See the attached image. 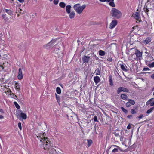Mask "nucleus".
I'll list each match as a JSON object with an SVG mask.
<instances>
[{"label": "nucleus", "mask_w": 154, "mask_h": 154, "mask_svg": "<svg viewBox=\"0 0 154 154\" xmlns=\"http://www.w3.org/2000/svg\"><path fill=\"white\" fill-rule=\"evenodd\" d=\"M151 41V38H146V39H145V40L144 41V43H145V44H147L148 43H149V42H150Z\"/></svg>", "instance_id": "25"}, {"label": "nucleus", "mask_w": 154, "mask_h": 154, "mask_svg": "<svg viewBox=\"0 0 154 154\" xmlns=\"http://www.w3.org/2000/svg\"><path fill=\"white\" fill-rule=\"evenodd\" d=\"M128 58L129 60L131 61L137 60L135 53H134L131 54L128 57Z\"/></svg>", "instance_id": "6"}, {"label": "nucleus", "mask_w": 154, "mask_h": 154, "mask_svg": "<svg viewBox=\"0 0 154 154\" xmlns=\"http://www.w3.org/2000/svg\"><path fill=\"white\" fill-rule=\"evenodd\" d=\"M122 91L123 92H129V90L127 88L122 87H120L118 89L117 93L118 94H119Z\"/></svg>", "instance_id": "7"}, {"label": "nucleus", "mask_w": 154, "mask_h": 154, "mask_svg": "<svg viewBox=\"0 0 154 154\" xmlns=\"http://www.w3.org/2000/svg\"><path fill=\"white\" fill-rule=\"evenodd\" d=\"M127 140H128V141L129 142L130 141V139H129H129H127Z\"/></svg>", "instance_id": "60"}, {"label": "nucleus", "mask_w": 154, "mask_h": 154, "mask_svg": "<svg viewBox=\"0 0 154 154\" xmlns=\"http://www.w3.org/2000/svg\"><path fill=\"white\" fill-rule=\"evenodd\" d=\"M23 74L22 69L21 68L19 69V72L18 75H17V78L19 80H21L23 78Z\"/></svg>", "instance_id": "10"}, {"label": "nucleus", "mask_w": 154, "mask_h": 154, "mask_svg": "<svg viewBox=\"0 0 154 154\" xmlns=\"http://www.w3.org/2000/svg\"><path fill=\"white\" fill-rule=\"evenodd\" d=\"M66 5V4L64 2H60L59 4V6L62 8H64Z\"/></svg>", "instance_id": "26"}, {"label": "nucleus", "mask_w": 154, "mask_h": 154, "mask_svg": "<svg viewBox=\"0 0 154 154\" xmlns=\"http://www.w3.org/2000/svg\"><path fill=\"white\" fill-rule=\"evenodd\" d=\"M150 106H154V101L152 102L150 101Z\"/></svg>", "instance_id": "47"}, {"label": "nucleus", "mask_w": 154, "mask_h": 154, "mask_svg": "<svg viewBox=\"0 0 154 154\" xmlns=\"http://www.w3.org/2000/svg\"><path fill=\"white\" fill-rule=\"evenodd\" d=\"M114 0H106V2H110L112 1H114Z\"/></svg>", "instance_id": "53"}, {"label": "nucleus", "mask_w": 154, "mask_h": 154, "mask_svg": "<svg viewBox=\"0 0 154 154\" xmlns=\"http://www.w3.org/2000/svg\"><path fill=\"white\" fill-rule=\"evenodd\" d=\"M18 126L20 130H22V126L21 123L20 122L18 123Z\"/></svg>", "instance_id": "43"}, {"label": "nucleus", "mask_w": 154, "mask_h": 154, "mask_svg": "<svg viewBox=\"0 0 154 154\" xmlns=\"http://www.w3.org/2000/svg\"><path fill=\"white\" fill-rule=\"evenodd\" d=\"M116 147H118V146H115Z\"/></svg>", "instance_id": "63"}, {"label": "nucleus", "mask_w": 154, "mask_h": 154, "mask_svg": "<svg viewBox=\"0 0 154 154\" xmlns=\"http://www.w3.org/2000/svg\"><path fill=\"white\" fill-rule=\"evenodd\" d=\"M86 5L84 4L82 6L80 4H77L73 6V8L76 12L78 14H81L83 10L85 8Z\"/></svg>", "instance_id": "3"}, {"label": "nucleus", "mask_w": 154, "mask_h": 154, "mask_svg": "<svg viewBox=\"0 0 154 154\" xmlns=\"http://www.w3.org/2000/svg\"><path fill=\"white\" fill-rule=\"evenodd\" d=\"M90 59V57L86 56H84L82 58L83 63H88Z\"/></svg>", "instance_id": "12"}, {"label": "nucleus", "mask_w": 154, "mask_h": 154, "mask_svg": "<svg viewBox=\"0 0 154 154\" xmlns=\"http://www.w3.org/2000/svg\"><path fill=\"white\" fill-rule=\"evenodd\" d=\"M87 140L88 143V146H89L92 143V140Z\"/></svg>", "instance_id": "35"}, {"label": "nucleus", "mask_w": 154, "mask_h": 154, "mask_svg": "<svg viewBox=\"0 0 154 154\" xmlns=\"http://www.w3.org/2000/svg\"><path fill=\"white\" fill-rule=\"evenodd\" d=\"M100 1L102 2H106V0H99Z\"/></svg>", "instance_id": "56"}, {"label": "nucleus", "mask_w": 154, "mask_h": 154, "mask_svg": "<svg viewBox=\"0 0 154 154\" xmlns=\"http://www.w3.org/2000/svg\"><path fill=\"white\" fill-rule=\"evenodd\" d=\"M135 54H136L137 60H140L142 59V53L139 50L136 49L135 50Z\"/></svg>", "instance_id": "5"}, {"label": "nucleus", "mask_w": 154, "mask_h": 154, "mask_svg": "<svg viewBox=\"0 0 154 154\" xmlns=\"http://www.w3.org/2000/svg\"><path fill=\"white\" fill-rule=\"evenodd\" d=\"M120 133L121 134V136H123L124 132L122 131H121Z\"/></svg>", "instance_id": "48"}, {"label": "nucleus", "mask_w": 154, "mask_h": 154, "mask_svg": "<svg viewBox=\"0 0 154 154\" xmlns=\"http://www.w3.org/2000/svg\"><path fill=\"white\" fill-rule=\"evenodd\" d=\"M120 66L122 70L124 71H127V69L125 68V67L126 66L125 64L124 65L123 64H120Z\"/></svg>", "instance_id": "19"}, {"label": "nucleus", "mask_w": 154, "mask_h": 154, "mask_svg": "<svg viewBox=\"0 0 154 154\" xmlns=\"http://www.w3.org/2000/svg\"><path fill=\"white\" fill-rule=\"evenodd\" d=\"M59 2V0H54L53 1V2L55 5H57Z\"/></svg>", "instance_id": "42"}, {"label": "nucleus", "mask_w": 154, "mask_h": 154, "mask_svg": "<svg viewBox=\"0 0 154 154\" xmlns=\"http://www.w3.org/2000/svg\"><path fill=\"white\" fill-rule=\"evenodd\" d=\"M109 85H110L112 86L113 85L112 80L111 76L109 77Z\"/></svg>", "instance_id": "31"}, {"label": "nucleus", "mask_w": 154, "mask_h": 154, "mask_svg": "<svg viewBox=\"0 0 154 154\" xmlns=\"http://www.w3.org/2000/svg\"><path fill=\"white\" fill-rule=\"evenodd\" d=\"M15 97H16V98H17V96H16V95H15Z\"/></svg>", "instance_id": "61"}, {"label": "nucleus", "mask_w": 154, "mask_h": 154, "mask_svg": "<svg viewBox=\"0 0 154 154\" xmlns=\"http://www.w3.org/2000/svg\"><path fill=\"white\" fill-rule=\"evenodd\" d=\"M94 80L96 84H97L100 81V78L97 76H96L94 78Z\"/></svg>", "instance_id": "15"}, {"label": "nucleus", "mask_w": 154, "mask_h": 154, "mask_svg": "<svg viewBox=\"0 0 154 154\" xmlns=\"http://www.w3.org/2000/svg\"><path fill=\"white\" fill-rule=\"evenodd\" d=\"M5 12L10 15L12 16L13 14V11L11 9H5Z\"/></svg>", "instance_id": "17"}, {"label": "nucleus", "mask_w": 154, "mask_h": 154, "mask_svg": "<svg viewBox=\"0 0 154 154\" xmlns=\"http://www.w3.org/2000/svg\"><path fill=\"white\" fill-rule=\"evenodd\" d=\"M150 70V69L149 68H148V67H146V68H143V71H149Z\"/></svg>", "instance_id": "41"}, {"label": "nucleus", "mask_w": 154, "mask_h": 154, "mask_svg": "<svg viewBox=\"0 0 154 154\" xmlns=\"http://www.w3.org/2000/svg\"><path fill=\"white\" fill-rule=\"evenodd\" d=\"M121 110L125 113H127L128 111L127 110L125 109L124 107H121Z\"/></svg>", "instance_id": "36"}, {"label": "nucleus", "mask_w": 154, "mask_h": 154, "mask_svg": "<svg viewBox=\"0 0 154 154\" xmlns=\"http://www.w3.org/2000/svg\"><path fill=\"white\" fill-rule=\"evenodd\" d=\"M71 8L72 7L70 5H68L66 6V11L68 14L70 13Z\"/></svg>", "instance_id": "16"}, {"label": "nucleus", "mask_w": 154, "mask_h": 154, "mask_svg": "<svg viewBox=\"0 0 154 154\" xmlns=\"http://www.w3.org/2000/svg\"><path fill=\"white\" fill-rule=\"evenodd\" d=\"M128 101L130 103V104L131 105H134L135 103V101L133 100L129 99L128 100Z\"/></svg>", "instance_id": "28"}, {"label": "nucleus", "mask_w": 154, "mask_h": 154, "mask_svg": "<svg viewBox=\"0 0 154 154\" xmlns=\"http://www.w3.org/2000/svg\"><path fill=\"white\" fill-rule=\"evenodd\" d=\"M69 14V17L70 19H73L75 15V13L74 11H72L71 12H70V13Z\"/></svg>", "instance_id": "20"}, {"label": "nucleus", "mask_w": 154, "mask_h": 154, "mask_svg": "<svg viewBox=\"0 0 154 154\" xmlns=\"http://www.w3.org/2000/svg\"><path fill=\"white\" fill-rule=\"evenodd\" d=\"M2 33H0V39H2Z\"/></svg>", "instance_id": "59"}, {"label": "nucleus", "mask_w": 154, "mask_h": 154, "mask_svg": "<svg viewBox=\"0 0 154 154\" xmlns=\"http://www.w3.org/2000/svg\"><path fill=\"white\" fill-rule=\"evenodd\" d=\"M117 20H113L110 24L109 28L110 29L114 28L117 25Z\"/></svg>", "instance_id": "9"}, {"label": "nucleus", "mask_w": 154, "mask_h": 154, "mask_svg": "<svg viewBox=\"0 0 154 154\" xmlns=\"http://www.w3.org/2000/svg\"><path fill=\"white\" fill-rule=\"evenodd\" d=\"M99 54L100 56H104L106 54V52L100 50L98 51Z\"/></svg>", "instance_id": "18"}, {"label": "nucleus", "mask_w": 154, "mask_h": 154, "mask_svg": "<svg viewBox=\"0 0 154 154\" xmlns=\"http://www.w3.org/2000/svg\"><path fill=\"white\" fill-rule=\"evenodd\" d=\"M150 77L151 78L153 79H154V74H152L151 76H150Z\"/></svg>", "instance_id": "51"}, {"label": "nucleus", "mask_w": 154, "mask_h": 154, "mask_svg": "<svg viewBox=\"0 0 154 154\" xmlns=\"http://www.w3.org/2000/svg\"><path fill=\"white\" fill-rule=\"evenodd\" d=\"M20 114H17V118L20 120H21L22 119H26L27 115H26L23 113L22 111H20Z\"/></svg>", "instance_id": "4"}, {"label": "nucleus", "mask_w": 154, "mask_h": 154, "mask_svg": "<svg viewBox=\"0 0 154 154\" xmlns=\"http://www.w3.org/2000/svg\"><path fill=\"white\" fill-rule=\"evenodd\" d=\"M93 119L94 122H99V121L97 120V117L96 116H95L93 118Z\"/></svg>", "instance_id": "37"}, {"label": "nucleus", "mask_w": 154, "mask_h": 154, "mask_svg": "<svg viewBox=\"0 0 154 154\" xmlns=\"http://www.w3.org/2000/svg\"><path fill=\"white\" fill-rule=\"evenodd\" d=\"M110 13L111 16L117 19H119L120 18L122 15L121 12L115 8H112Z\"/></svg>", "instance_id": "2"}, {"label": "nucleus", "mask_w": 154, "mask_h": 154, "mask_svg": "<svg viewBox=\"0 0 154 154\" xmlns=\"http://www.w3.org/2000/svg\"><path fill=\"white\" fill-rule=\"evenodd\" d=\"M6 14H3L2 15V17L3 19L5 20V21H7L8 20V18L6 16Z\"/></svg>", "instance_id": "33"}, {"label": "nucleus", "mask_w": 154, "mask_h": 154, "mask_svg": "<svg viewBox=\"0 0 154 154\" xmlns=\"http://www.w3.org/2000/svg\"><path fill=\"white\" fill-rule=\"evenodd\" d=\"M56 95V99L57 102L58 103H59L60 102V96L58 95H57V94H55Z\"/></svg>", "instance_id": "30"}, {"label": "nucleus", "mask_w": 154, "mask_h": 154, "mask_svg": "<svg viewBox=\"0 0 154 154\" xmlns=\"http://www.w3.org/2000/svg\"><path fill=\"white\" fill-rule=\"evenodd\" d=\"M120 137V139L121 141H122L123 140V138L124 137L123 136H119Z\"/></svg>", "instance_id": "49"}, {"label": "nucleus", "mask_w": 154, "mask_h": 154, "mask_svg": "<svg viewBox=\"0 0 154 154\" xmlns=\"http://www.w3.org/2000/svg\"><path fill=\"white\" fill-rule=\"evenodd\" d=\"M126 106L127 107H129L131 106V104L128 101V102L126 103Z\"/></svg>", "instance_id": "39"}, {"label": "nucleus", "mask_w": 154, "mask_h": 154, "mask_svg": "<svg viewBox=\"0 0 154 154\" xmlns=\"http://www.w3.org/2000/svg\"><path fill=\"white\" fill-rule=\"evenodd\" d=\"M113 134L116 137H119L120 136L119 133H118L116 132H114Z\"/></svg>", "instance_id": "40"}, {"label": "nucleus", "mask_w": 154, "mask_h": 154, "mask_svg": "<svg viewBox=\"0 0 154 154\" xmlns=\"http://www.w3.org/2000/svg\"><path fill=\"white\" fill-rule=\"evenodd\" d=\"M153 110H154V106L152 107L151 108L149 109H148L146 113L147 114H149L150 113L152 112V111Z\"/></svg>", "instance_id": "27"}, {"label": "nucleus", "mask_w": 154, "mask_h": 154, "mask_svg": "<svg viewBox=\"0 0 154 154\" xmlns=\"http://www.w3.org/2000/svg\"><path fill=\"white\" fill-rule=\"evenodd\" d=\"M107 61L110 62H112V59L111 57H109L107 59Z\"/></svg>", "instance_id": "46"}, {"label": "nucleus", "mask_w": 154, "mask_h": 154, "mask_svg": "<svg viewBox=\"0 0 154 154\" xmlns=\"http://www.w3.org/2000/svg\"><path fill=\"white\" fill-rule=\"evenodd\" d=\"M0 112L1 113H4V111L2 109H0Z\"/></svg>", "instance_id": "58"}, {"label": "nucleus", "mask_w": 154, "mask_h": 154, "mask_svg": "<svg viewBox=\"0 0 154 154\" xmlns=\"http://www.w3.org/2000/svg\"><path fill=\"white\" fill-rule=\"evenodd\" d=\"M49 1H50V2H51L52 1H53V0H49Z\"/></svg>", "instance_id": "62"}, {"label": "nucleus", "mask_w": 154, "mask_h": 154, "mask_svg": "<svg viewBox=\"0 0 154 154\" xmlns=\"http://www.w3.org/2000/svg\"><path fill=\"white\" fill-rule=\"evenodd\" d=\"M153 99V98H151V99H150L148 101H147L146 102V105H148L149 104H150V101H151Z\"/></svg>", "instance_id": "38"}, {"label": "nucleus", "mask_w": 154, "mask_h": 154, "mask_svg": "<svg viewBox=\"0 0 154 154\" xmlns=\"http://www.w3.org/2000/svg\"><path fill=\"white\" fill-rule=\"evenodd\" d=\"M109 5L110 6L112 7H114L116 6V5L114 2V1H112L109 3Z\"/></svg>", "instance_id": "32"}, {"label": "nucleus", "mask_w": 154, "mask_h": 154, "mask_svg": "<svg viewBox=\"0 0 154 154\" xmlns=\"http://www.w3.org/2000/svg\"><path fill=\"white\" fill-rule=\"evenodd\" d=\"M127 128L129 129L131 128V126L130 124H128L127 127Z\"/></svg>", "instance_id": "50"}, {"label": "nucleus", "mask_w": 154, "mask_h": 154, "mask_svg": "<svg viewBox=\"0 0 154 154\" xmlns=\"http://www.w3.org/2000/svg\"><path fill=\"white\" fill-rule=\"evenodd\" d=\"M56 92L58 94H61V90L59 87H57Z\"/></svg>", "instance_id": "29"}, {"label": "nucleus", "mask_w": 154, "mask_h": 154, "mask_svg": "<svg viewBox=\"0 0 154 154\" xmlns=\"http://www.w3.org/2000/svg\"><path fill=\"white\" fill-rule=\"evenodd\" d=\"M10 92H11V91H10Z\"/></svg>", "instance_id": "64"}, {"label": "nucleus", "mask_w": 154, "mask_h": 154, "mask_svg": "<svg viewBox=\"0 0 154 154\" xmlns=\"http://www.w3.org/2000/svg\"><path fill=\"white\" fill-rule=\"evenodd\" d=\"M149 8H147L146 6H145L144 8H143V10L148 15V13L149 11Z\"/></svg>", "instance_id": "23"}, {"label": "nucleus", "mask_w": 154, "mask_h": 154, "mask_svg": "<svg viewBox=\"0 0 154 154\" xmlns=\"http://www.w3.org/2000/svg\"><path fill=\"white\" fill-rule=\"evenodd\" d=\"M55 43V41L54 40H52L48 44L44 45V47L45 48H47V47H51L53 46Z\"/></svg>", "instance_id": "8"}, {"label": "nucleus", "mask_w": 154, "mask_h": 154, "mask_svg": "<svg viewBox=\"0 0 154 154\" xmlns=\"http://www.w3.org/2000/svg\"><path fill=\"white\" fill-rule=\"evenodd\" d=\"M20 3H23L24 2V0H17Z\"/></svg>", "instance_id": "55"}, {"label": "nucleus", "mask_w": 154, "mask_h": 154, "mask_svg": "<svg viewBox=\"0 0 154 154\" xmlns=\"http://www.w3.org/2000/svg\"><path fill=\"white\" fill-rule=\"evenodd\" d=\"M100 69L99 68H97L95 70V73L96 75H100Z\"/></svg>", "instance_id": "24"}, {"label": "nucleus", "mask_w": 154, "mask_h": 154, "mask_svg": "<svg viewBox=\"0 0 154 154\" xmlns=\"http://www.w3.org/2000/svg\"><path fill=\"white\" fill-rule=\"evenodd\" d=\"M37 137L42 142L44 146V150H46L48 152L50 153L53 152L54 148L52 145V143L47 138L44 137L43 135L41 136H37Z\"/></svg>", "instance_id": "1"}, {"label": "nucleus", "mask_w": 154, "mask_h": 154, "mask_svg": "<svg viewBox=\"0 0 154 154\" xmlns=\"http://www.w3.org/2000/svg\"><path fill=\"white\" fill-rule=\"evenodd\" d=\"M20 85L17 82H16L14 85V88L17 91L19 92H20Z\"/></svg>", "instance_id": "13"}, {"label": "nucleus", "mask_w": 154, "mask_h": 154, "mask_svg": "<svg viewBox=\"0 0 154 154\" xmlns=\"http://www.w3.org/2000/svg\"><path fill=\"white\" fill-rule=\"evenodd\" d=\"M4 118V116L2 115H0V119H3Z\"/></svg>", "instance_id": "57"}, {"label": "nucleus", "mask_w": 154, "mask_h": 154, "mask_svg": "<svg viewBox=\"0 0 154 154\" xmlns=\"http://www.w3.org/2000/svg\"><path fill=\"white\" fill-rule=\"evenodd\" d=\"M121 97L123 100H126L128 98V96L125 94H121Z\"/></svg>", "instance_id": "21"}, {"label": "nucleus", "mask_w": 154, "mask_h": 154, "mask_svg": "<svg viewBox=\"0 0 154 154\" xmlns=\"http://www.w3.org/2000/svg\"><path fill=\"white\" fill-rule=\"evenodd\" d=\"M143 116V115L142 114H141L138 117V118L139 119H140L142 118Z\"/></svg>", "instance_id": "52"}, {"label": "nucleus", "mask_w": 154, "mask_h": 154, "mask_svg": "<svg viewBox=\"0 0 154 154\" xmlns=\"http://www.w3.org/2000/svg\"><path fill=\"white\" fill-rule=\"evenodd\" d=\"M133 17L137 20H138L140 18V17L139 14L137 12H135L132 15Z\"/></svg>", "instance_id": "14"}, {"label": "nucleus", "mask_w": 154, "mask_h": 154, "mask_svg": "<svg viewBox=\"0 0 154 154\" xmlns=\"http://www.w3.org/2000/svg\"><path fill=\"white\" fill-rule=\"evenodd\" d=\"M14 103L17 108L19 109L20 108V106L18 105L17 102H14Z\"/></svg>", "instance_id": "34"}, {"label": "nucleus", "mask_w": 154, "mask_h": 154, "mask_svg": "<svg viewBox=\"0 0 154 154\" xmlns=\"http://www.w3.org/2000/svg\"><path fill=\"white\" fill-rule=\"evenodd\" d=\"M132 115H128L127 116V117L129 118H131V117H132Z\"/></svg>", "instance_id": "54"}, {"label": "nucleus", "mask_w": 154, "mask_h": 154, "mask_svg": "<svg viewBox=\"0 0 154 154\" xmlns=\"http://www.w3.org/2000/svg\"><path fill=\"white\" fill-rule=\"evenodd\" d=\"M149 62L150 61L148 60H145L146 64L150 68L154 67V62L151 63H150Z\"/></svg>", "instance_id": "11"}, {"label": "nucleus", "mask_w": 154, "mask_h": 154, "mask_svg": "<svg viewBox=\"0 0 154 154\" xmlns=\"http://www.w3.org/2000/svg\"><path fill=\"white\" fill-rule=\"evenodd\" d=\"M131 113L133 114H136V112L135 110L133 109H132L131 110Z\"/></svg>", "instance_id": "44"}, {"label": "nucleus", "mask_w": 154, "mask_h": 154, "mask_svg": "<svg viewBox=\"0 0 154 154\" xmlns=\"http://www.w3.org/2000/svg\"><path fill=\"white\" fill-rule=\"evenodd\" d=\"M145 53H146V54H148V55H147L146 57V60H148L149 58H150L151 59H153V57L151 56V55L150 54H149L148 52H145Z\"/></svg>", "instance_id": "22"}, {"label": "nucleus", "mask_w": 154, "mask_h": 154, "mask_svg": "<svg viewBox=\"0 0 154 154\" xmlns=\"http://www.w3.org/2000/svg\"><path fill=\"white\" fill-rule=\"evenodd\" d=\"M118 152V149L117 148H114L112 151V152Z\"/></svg>", "instance_id": "45"}]
</instances>
